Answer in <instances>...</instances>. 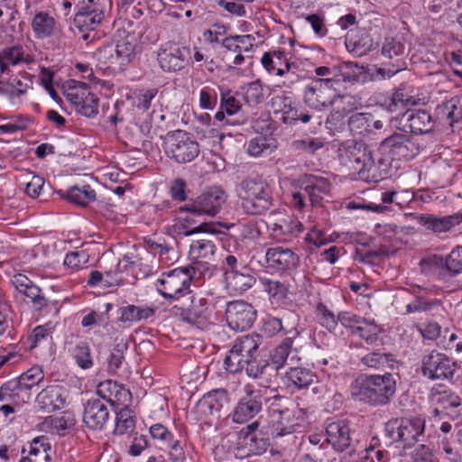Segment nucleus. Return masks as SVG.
I'll return each mask as SVG.
<instances>
[{
    "label": "nucleus",
    "mask_w": 462,
    "mask_h": 462,
    "mask_svg": "<svg viewBox=\"0 0 462 462\" xmlns=\"http://www.w3.org/2000/svg\"><path fill=\"white\" fill-rule=\"evenodd\" d=\"M262 342L263 337L258 334L236 338L224 359L225 369L231 374L239 373L245 369L249 377L261 378L269 367L266 360H258L259 346Z\"/></svg>",
    "instance_id": "obj_1"
},
{
    "label": "nucleus",
    "mask_w": 462,
    "mask_h": 462,
    "mask_svg": "<svg viewBox=\"0 0 462 462\" xmlns=\"http://www.w3.org/2000/svg\"><path fill=\"white\" fill-rule=\"evenodd\" d=\"M396 389V376L391 373L361 374L350 384L353 399L373 407L388 404L395 395Z\"/></svg>",
    "instance_id": "obj_2"
},
{
    "label": "nucleus",
    "mask_w": 462,
    "mask_h": 462,
    "mask_svg": "<svg viewBox=\"0 0 462 462\" xmlns=\"http://www.w3.org/2000/svg\"><path fill=\"white\" fill-rule=\"evenodd\" d=\"M332 79H312L307 85L303 92V99L310 108L321 111L330 106H335V115L345 116L350 113L355 107L352 106L353 97L341 95L339 88L333 86Z\"/></svg>",
    "instance_id": "obj_3"
},
{
    "label": "nucleus",
    "mask_w": 462,
    "mask_h": 462,
    "mask_svg": "<svg viewBox=\"0 0 462 462\" xmlns=\"http://www.w3.org/2000/svg\"><path fill=\"white\" fill-rule=\"evenodd\" d=\"M240 207L245 214L261 215L273 206L272 189L261 176L244 179L236 188Z\"/></svg>",
    "instance_id": "obj_4"
},
{
    "label": "nucleus",
    "mask_w": 462,
    "mask_h": 462,
    "mask_svg": "<svg viewBox=\"0 0 462 462\" xmlns=\"http://www.w3.org/2000/svg\"><path fill=\"white\" fill-rule=\"evenodd\" d=\"M420 151L418 138L406 132H394L384 138L379 145L377 154L378 170L387 171L393 160H410Z\"/></svg>",
    "instance_id": "obj_5"
},
{
    "label": "nucleus",
    "mask_w": 462,
    "mask_h": 462,
    "mask_svg": "<svg viewBox=\"0 0 462 462\" xmlns=\"http://www.w3.org/2000/svg\"><path fill=\"white\" fill-rule=\"evenodd\" d=\"M337 154L340 163L360 178H368L366 173L379 171L378 154L364 143H346L338 148Z\"/></svg>",
    "instance_id": "obj_6"
},
{
    "label": "nucleus",
    "mask_w": 462,
    "mask_h": 462,
    "mask_svg": "<svg viewBox=\"0 0 462 462\" xmlns=\"http://www.w3.org/2000/svg\"><path fill=\"white\" fill-rule=\"evenodd\" d=\"M425 419L422 417L393 418L385 423V434L393 442H400L403 448H411L422 440Z\"/></svg>",
    "instance_id": "obj_7"
},
{
    "label": "nucleus",
    "mask_w": 462,
    "mask_h": 462,
    "mask_svg": "<svg viewBox=\"0 0 462 462\" xmlns=\"http://www.w3.org/2000/svg\"><path fill=\"white\" fill-rule=\"evenodd\" d=\"M195 273L196 268L192 265L163 273L156 282V289L164 299L169 300L189 295V288Z\"/></svg>",
    "instance_id": "obj_8"
},
{
    "label": "nucleus",
    "mask_w": 462,
    "mask_h": 462,
    "mask_svg": "<svg viewBox=\"0 0 462 462\" xmlns=\"http://www.w3.org/2000/svg\"><path fill=\"white\" fill-rule=\"evenodd\" d=\"M110 5V0H82L78 4L74 25L84 33V40L88 38V32L95 31L102 24Z\"/></svg>",
    "instance_id": "obj_9"
},
{
    "label": "nucleus",
    "mask_w": 462,
    "mask_h": 462,
    "mask_svg": "<svg viewBox=\"0 0 462 462\" xmlns=\"http://www.w3.org/2000/svg\"><path fill=\"white\" fill-rule=\"evenodd\" d=\"M137 39L134 34L119 32L116 46H104L99 51V60H104L107 67L119 69L128 64L134 58Z\"/></svg>",
    "instance_id": "obj_10"
},
{
    "label": "nucleus",
    "mask_w": 462,
    "mask_h": 462,
    "mask_svg": "<svg viewBox=\"0 0 462 462\" xmlns=\"http://www.w3.org/2000/svg\"><path fill=\"white\" fill-rule=\"evenodd\" d=\"M199 143L190 134L178 130L170 133L165 139V152L178 163L192 162L199 154Z\"/></svg>",
    "instance_id": "obj_11"
},
{
    "label": "nucleus",
    "mask_w": 462,
    "mask_h": 462,
    "mask_svg": "<svg viewBox=\"0 0 462 462\" xmlns=\"http://www.w3.org/2000/svg\"><path fill=\"white\" fill-rule=\"evenodd\" d=\"M244 392V396L238 400L229 415L232 421L236 424L248 423L254 420L263 410V396L262 390L255 389L251 384H246Z\"/></svg>",
    "instance_id": "obj_12"
},
{
    "label": "nucleus",
    "mask_w": 462,
    "mask_h": 462,
    "mask_svg": "<svg viewBox=\"0 0 462 462\" xmlns=\"http://www.w3.org/2000/svg\"><path fill=\"white\" fill-rule=\"evenodd\" d=\"M225 192L213 187L199 195L196 199L189 200L184 206L180 207V212L191 213L196 216L215 217L226 202Z\"/></svg>",
    "instance_id": "obj_13"
},
{
    "label": "nucleus",
    "mask_w": 462,
    "mask_h": 462,
    "mask_svg": "<svg viewBox=\"0 0 462 462\" xmlns=\"http://www.w3.org/2000/svg\"><path fill=\"white\" fill-rule=\"evenodd\" d=\"M157 60L163 71H180L191 60L190 48L180 42H165L158 51Z\"/></svg>",
    "instance_id": "obj_14"
},
{
    "label": "nucleus",
    "mask_w": 462,
    "mask_h": 462,
    "mask_svg": "<svg viewBox=\"0 0 462 462\" xmlns=\"http://www.w3.org/2000/svg\"><path fill=\"white\" fill-rule=\"evenodd\" d=\"M8 73H0V97L13 106L23 104L29 89L32 88V79L26 73H18L7 77Z\"/></svg>",
    "instance_id": "obj_15"
},
{
    "label": "nucleus",
    "mask_w": 462,
    "mask_h": 462,
    "mask_svg": "<svg viewBox=\"0 0 462 462\" xmlns=\"http://www.w3.org/2000/svg\"><path fill=\"white\" fill-rule=\"evenodd\" d=\"M456 369V362L442 353L432 351L422 359V374L432 381L450 380Z\"/></svg>",
    "instance_id": "obj_16"
},
{
    "label": "nucleus",
    "mask_w": 462,
    "mask_h": 462,
    "mask_svg": "<svg viewBox=\"0 0 462 462\" xmlns=\"http://www.w3.org/2000/svg\"><path fill=\"white\" fill-rule=\"evenodd\" d=\"M226 319L231 329L244 331L253 326L256 319V310L246 301H229L226 308Z\"/></svg>",
    "instance_id": "obj_17"
},
{
    "label": "nucleus",
    "mask_w": 462,
    "mask_h": 462,
    "mask_svg": "<svg viewBox=\"0 0 462 462\" xmlns=\"http://www.w3.org/2000/svg\"><path fill=\"white\" fill-rule=\"evenodd\" d=\"M188 300L190 301V305L189 308H177L175 315H178L180 311V319L191 325L196 326L199 328H205L208 325L210 324V310H208V301L206 298L203 297H196L193 295H189Z\"/></svg>",
    "instance_id": "obj_18"
},
{
    "label": "nucleus",
    "mask_w": 462,
    "mask_h": 462,
    "mask_svg": "<svg viewBox=\"0 0 462 462\" xmlns=\"http://www.w3.org/2000/svg\"><path fill=\"white\" fill-rule=\"evenodd\" d=\"M399 128L409 134H427L433 130L434 120L424 109H408L397 117Z\"/></svg>",
    "instance_id": "obj_19"
},
{
    "label": "nucleus",
    "mask_w": 462,
    "mask_h": 462,
    "mask_svg": "<svg viewBox=\"0 0 462 462\" xmlns=\"http://www.w3.org/2000/svg\"><path fill=\"white\" fill-rule=\"evenodd\" d=\"M66 97L82 116L91 118L97 115L98 98L88 90L86 83L79 82Z\"/></svg>",
    "instance_id": "obj_20"
},
{
    "label": "nucleus",
    "mask_w": 462,
    "mask_h": 462,
    "mask_svg": "<svg viewBox=\"0 0 462 462\" xmlns=\"http://www.w3.org/2000/svg\"><path fill=\"white\" fill-rule=\"evenodd\" d=\"M267 267L273 272L286 273L295 270L300 264V257L291 248L281 245L269 247L265 252Z\"/></svg>",
    "instance_id": "obj_21"
},
{
    "label": "nucleus",
    "mask_w": 462,
    "mask_h": 462,
    "mask_svg": "<svg viewBox=\"0 0 462 462\" xmlns=\"http://www.w3.org/2000/svg\"><path fill=\"white\" fill-rule=\"evenodd\" d=\"M68 397L67 390L59 384L48 385L36 396L37 408L45 412H52L65 406Z\"/></svg>",
    "instance_id": "obj_22"
},
{
    "label": "nucleus",
    "mask_w": 462,
    "mask_h": 462,
    "mask_svg": "<svg viewBox=\"0 0 462 462\" xmlns=\"http://www.w3.org/2000/svg\"><path fill=\"white\" fill-rule=\"evenodd\" d=\"M109 411L99 399H90L84 404L83 423L92 430H101L107 423Z\"/></svg>",
    "instance_id": "obj_23"
},
{
    "label": "nucleus",
    "mask_w": 462,
    "mask_h": 462,
    "mask_svg": "<svg viewBox=\"0 0 462 462\" xmlns=\"http://www.w3.org/2000/svg\"><path fill=\"white\" fill-rule=\"evenodd\" d=\"M97 393L116 408L128 406L132 400V393L128 389L111 380L100 383Z\"/></svg>",
    "instance_id": "obj_24"
},
{
    "label": "nucleus",
    "mask_w": 462,
    "mask_h": 462,
    "mask_svg": "<svg viewBox=\"0 0 462 462\" xmlns=\"http://www.w3.org/2000/svg\"><path fill=\"white\" fill-rule=\"evenodd\" d=\"M326 441L338 452H343L348 448L352 443L348 423L343 420L328 423L326 428Z\"/></svg>",
    "instance_id": "obj_25"
},
{
    "label": "nucleus",
    "mask_w": 462,
    "mask_h": 462,
    "mask_svg": "<svg viewBox=\"0 0 462 462\" xmlns=\"http://www.w3.org/2000/svg\"><path fill=\"white\" fill-rule=\"evenodd\" d=\"M292 345L293 338L287 337L272 350L270 358L276 371L285 365L289 367L294 365L300 361L298 349Z\"/></svg>",
    "instance_id": "obj_26"
},
{
    "label": "nucleus",
    "mask_w": 462,
    "mask_h": 462,
    "mask_svg": "<svg viewBox=\"0 0 462 462\" xmlns=\"http://www.w3.org/2000/svg\"><path fill=\"white\" fill-rule=\"evenodd\" d=\"M431 263L439 268L438 278L445 280L446 276H456L462 273V246L453 249L445 258L433 256Z\"/></svg>",
    "instance_id": "obj_27"
},
{
    "label": "nucleus",
    "mask_w": 462,
    "mask_h": 462,
    "mask_svg": "<svg viewBox=\"0 0 462 462\" xmlns=\"http://www.w3.org/2000/svg\"><path fill=\"white\" fill-rule=\"evenodd\" d=\"M269 417V430L273 437H282L294 432L295 425L292 423L289 409L281 410L271 407Z\"/></svg>",
    "instance_id": "obj_28"
},
{
    "label": "nucleus",
    "mask_w": 462,
    "mask_h": 462,
    "mask_svg": "<svg viewBox=\"0 0 462 462\" xmlns=\"http://www.w3.org/2000/svg\"><path fill=\"white\" fill-rule=\"evenodd\" d=\"M317 380L316 374L309 368L291 365L283 375V382L288 387L302 390L310 387Z\"/></svg>",
    "instance_id": "obj_29"
},
{
    "label": "nucleus",
    "mask_w": 462,
    "mask_h": 462,
    "mask_svg": "<svg viewBox=\"0 0 462 462\" xmlns=\"http://www.w3.org/2000/svg\"><path fill=\"white\" fill-rule=\"evenodd\" d=\"M437 119L450 126L462 119V94L437 106L435 109Z\"/></svg>",
    "instance_id": "obj_30"
},
{
    "label": "nucleus",
    "mask_w": 462,
    "mask_h": 462,
    "mask_svg": "<svg viewBox=\"0 0 462 462\" xmlns=\"http://www.w3.org/2000/svg\"><path fill=\"white\" fill-rule=\"evenodd\" d=\"M461 219L457 215L437 217L433 215L425 214L418 217V223L435 233H442L448 232L456 225H458Z\"/></svg>",
    "instance_id": "obj_31"
},
{
    "label": "nucleus",
    "mask_w": 462,
    "mask_h": 462,
    "mask_svg": "<svg viewBox=\"0 0 462 462\" xmlns=\"http://www.w3.org/2000/svg\"><path fill=\"white\" fill-rule=\"evenodd\" d=\"M225 279L227 289L234 293H242L255 282V279L247 266L242 267V270L237 272L226 273Z\"/></svg>",
    "instance_id": "obj_32"
},
{
    "label": "nucleus",
    "mask_w": 462,
    "mask_h": 462,
    "mask_svg": "<svg viewBox=\"0 0 462 462\" xmlns=\"http://www.w3.org/2000/svg\"><path fill=\"white\" fill-rule=\"evenodd\" d=\"M272 107L275 114H280V119L286 125L296 124V116L300 108H298L292 98L285 95L276 96L271 100Z\"/></svg>",
    "instance_id": "obj_33"
},
{
    "label": "nucleus",
    "mask_w": 462,
    "mask_h": 462,
    "mask_svg": "<svg viewBox=\"0 0 462 462\" xmlns=\"http://www.w3.org/2000/svg\"><path fill=\"white\" fill-rule=\"evenodd\" d=\"M32 29L36 39H45L52 36L56 30V21L47 12H38L32 18Z\"/></svg>",
    "instance_id": "obj_34"
},
{
    "label": "nucleus",
    "mask_w": 462,
    "mask_h": 462,
    "mask_svg": "<svg viewBox=\"0 0 462 462\" xmlns=\"http://www.w3.org/2000/svg\"><path fill=\"white\" fill-rule=\"evenodd\" d=\"M261 63L269 74L280 77H282L283 71L282 67H283V65L290 68V60L286 57L285 51L282 49L264 52L261 58Z\"/></svg>",
    "instance_id": "obj_35"
},
{
    "label": "nucleus",
    "mask_w": 462,
    "mask_h": 462,
    "mask_svg": "<svg viewBox=\"0 0 462 462\" xmlns=\"http://www.w3.org/2000/svg\"><path fill=\"white\" fill-rule=\"evenodd\" d=\"M307 184H311L310 174L301 175L293 180L292 185L296 190L291 193V204L298 210H302L306 207V197L310 200L311 188H307Z\"/></svg>",
    "instance_id": "obj_36"
},
{
    "label": "nucleus",
    "mask_w": 462,
    "mask_h": 462,
    "mask_svg": "<svg viewBox=\"0 0 462 462\" xmlns=\"http://www.w3.org/2000/svg\"><path fill=\"white\" fill-rule=\"evenodd\" d=\"M58 193L61 198L79 206H87L96 199V192L89 186H73L68 190H59Z\"/></svg>",
    "instance_id": "obj_37"
},
{
    "label": "nucleus",
    "mask_w": 462,
    "mask_h": 462,
    "mask_svg": "<svg viewBox=\"0 0 462 462\" xmlns=\"http://www.w3.org/2000/svg\"><path fill=\"white\" fill-rule=\"evenodd\" d=\"M29 400L25 391L18 384L16 380L12 379L0 387V402L21 404Z\"/></svg>",
    "instance_id": "obj_38"
},
{
    "label": "nucleus",
    "mask_w": 462,
    "mask_h": 462,
    "mask_svg": "<svg viewBox=\"0 0 462 462\" xmlns=\"http://www.w3.org/2000/svg\"><path fill=\"white\" fill-rule=\"evenodd\" d=\"M26 58L23 46L16 45L4 48L0 51V73H9L10 66L25 62Z\"/></svg>",
    "instance_id": "obj_39"
},
{
    "label": "nucleus",
    "mask_w": 462,
    "mask_h": 462,
    "mask_svg": "<svg viewBox=\"0 0 462 462\" xmlns=\"http://www.w3.org/2000/svg\"><path fill=\"white\" fill-rule=\"evenodd\" d=\"M311 184H307V188L310 187V202L311 206L320 204L325 196L328 195L331 189L330 181L322 176L310 174Z\"/></svg>",
    "instance_id": "obj_40"
},
{
    "label": "nucleus",
    "mask_w": 462,
    "mask_h": 462,
    "mask_svg": "<svg viewBox=\"0 0 462 462\" xmlns=\"http://www.w3.org/2000/svg\"><path fill=\"white\" fill-rule=\"evenodd\" d=\"M216 251V245L213 241L208 239H200L192 242L189 246V256L197 263H208Z\"/></svg>",
    "instance_id": "obj_41"
},
{
    "label": "nucleus",
    "mask_w": 462,
    "mask_h": 462,
    "mask_svg": "<svg viewBox=\"0 0 462 462\" xmlns=\"http://www.w3.org/2000/svg\"><path fill=\"white\" fill-rule=\"evenodd\" d=\"M157 88L140 90L135 94L134 106L138 111H141L143 117L149 113L153 106H158L160 101L157 99Z\"/></svg>",
    "instance_id": "obj_42"
},
{
    "label": "nucleus",
    "mask_w": 462,
    "mask_h": 462,
    "mask_svg": "<svg viewBox=\"0 0 462 462\" xmlns=\"http://www.w3.org/2000/svg\"><path fill=\"white\" fill-rule=\"evenodd\" d=\"M361 363L369 368L377 370L385 368L393 369L396 364V360L391 354L371 352L361 358Z\"/></svg>",
    "instance_id": "obj_43"
},
{
    "label": "nucleus",
    "mask_w": 462,
    "mask_h": 462,
    "mask_svg": "<svg viewBox=\"0 0 462 462\" xmlns=\"http://www.w3.org/2000/svg\"><path fill=\"white\" fill-rule=\"evenodd\" d=\"M119 319L123 323H132L141 319H146L154 315V310L149 307L142 308L135 305H128L119 310Z\"/></svg>",
    "instance_id": "obj_44"
},
{
    "label": "nucleus",
    "mask_w": 462,
    "mask_h": 462,
    "mask_svg": "<svg viewBox=\"0 0 462 462\" xmlns=\"http://www.w3.org/2000/svg\"><path fill=\"white\" fill-rule=\"evenodd\" d=\"M135 429V419L128 406L121 407L116 414L115 434L124 435L134 431Z\"/></svg>",
    "instance_id": "obj_45"
},
{
    "label": "nucleus",
    "mask_w": 462,
    "mask_h": 462,
    "mask_svg": "<svg viewBox=\"0 0 462 462\" xmlns=\"http://www.w3.org/2000/svg\"><path fill=\"white\" fill-rule=\"evenodd\" d=\"M43 378L44 374L42 370L38 366H33L22 374L19 377L14 378V380H16L22 389L25 391L28 398L30 399L31 389L39 384Z\"/></svg>",
    "instance_id": "obj_46"
},
{
    "label": "nucleus",
    "mask_w": 462,
    "mask_h": 462,
    "mask_svg": "<svg viewBox=\"0 0 462 462\" xmlns=\"http://www.w3.org/2000/svg\"><path fill=\"white\" fill-rule=\"evenodd\" d=\"M372 115L356 113L349 117L348 126L355 134H368L371 133Z\"/></svg>",
    "instance_id": "obj_47"
},
{
    "label": "nucleus",
    "mask_w": 462,
    "mask_h": 462,
    "mask_svg": "<svg viewBox=\"0 0 462 462\" xmlns=\"http://www.w3.org/2000/svg\"><path fill=\"white\" fill-rule=\"evenodd\" d=\"M71 355L77 365L82 369H89L93 366L91 350L88 343L80 341L71 349Z\"/></svg>",
    "instance_id": "obj_48"
},
{
    "label": "nucleus",
    "mask_w": 462,
    "mask_h": 462,
    "mask_svg": "<svg viewBox=\"0 0 462 462\" xmlns=\"http://www.w3.org/2000/svg\"><path fill=\"white\" fill-rule=\"evenodd\" d=\"M264 291L269 294L270 298L276 302H280L287 298V286L278 280H271L267 278L261 279Z\"/></svg>",
    "instance_id": "obj_49"
},
{
    "label": "nucleus",
    "mask_w": 462,
    "mask_h": 462,
    "mask_svg": "<svg viewBox=\"0 0 462 462\" xmlns=\"http://www.w3.org/2000/svg\"><path fill=\"white\" fill-rule=\"evenodd\" d=\"M316 315L319 324L329 332H335L337 328V315L324 303L319 302L316 307Z\"/></svg>",
    "instance_id": "obj_50"
},
{
    "label": "nucleus",
    "mask_w": 462,
    "mask_h": 462,
    "mask_svg": "<svg viewBox=\"0 0 462 462\" xmlns=\"http://www.w3.org/2000/svg\"><path fill=\"white\" fill-rule=\"evenodd\" d=\"M11 284L14 287L18 294L28 298L39 288L32 280L22 273L14 274L11 280Z\"/></svg>",
    "instance_id": "obj_51"
},
{
    "label": "nucleus",
    "mask_w": 462,
    "mask_h": 462,
    "mask_svg": "<svg viewBox=\"0 0 462 462\" xmlns=\"http://www.w3.org/2000/svg\"><path fill=\"white\" fill-rule=\"evenodd\" d=\"M273 146L265 136L258 135L247 143V152L254 157H259L273 151Z\"/></svg>",
    "instance_id": "obj_52"
},
{
    "label": "nucleus",
    "mask_w": 462,
    "mask_h": 462,
    "mask_svg": "<svg viewBox=\"0 0 462 462\" xmlns=\"http://www.w3.org/2000/svg\"><path fill=\"white\" fill-rule=\"evenodd\" d=\"M188 214L189 215L186 216L185 217H180L178 220V223L175 225V227L178 230H180V231L182 230V233L185 236H190V235H193L196 233L208 231V229H207L208 225L206 223H201L198 226L190 228V226L192 225L197 223V220H196L197 216L192 215L191 213H188Z\"/></svg>",
    "instance_id": "obj_53"
},
{
    "label": "nucleus",
    "mask_w": 462,
    "mask_h": 462,
    "mask_svg": "<svg viewBox=\"0 0 462 462\" xmlns=\"http://www.w3.org/2000/svg\"><path fill=\"white\" fill-rule=\"evenodd\" d=\"M244 99L251 106H254L263 101V89L260 80L250 82L245 86Z\"/></svg>",
    "instance_id": "obj_54"
},
{
    "label": "nucleus",
    "mask_w": 462,
    "mask_h": 462,
    "mask_svg": "<svg viewBox=\"0 0 462 462\" xmlns=\"http://www.w3.org/2000/svg\"><path fill=\"white\" fill-rule=\"evenodd\" d=\"M205 395L212 401L213 406L219 413L223 409H226L231 402L230 394L225 388L213 389Z\"/></svg>",
    "instance_id": "obj_55"
},
{
    "label": "nucleus",
    "mask_w": 462,
    "mask_h": 462,
    "mask_svg": "<svg viewBox=\"0 0 462 462\" xmlns=\"http://www.w3.org/2000/svg\"><path fill=\"white\" fill-rule=\"evenodd\" d=\"M211 402L212 401L208 399L205 394L197 402L193 408V411L197 415L198 420H203L209 416L220 417V413L215 406H213Z\"/></svg>",
    "instance_id": "obj_56"
},
{
    "label": "nucleus",
    "mask_w": 462,
    "mask_h": 462,
    "mask_svg": "<svg viewBox=\"0 0 462 462\" xmlns=\"http://www.w3.org/2000/svg\"><path fill=\"white\" fill-rule=\"evenodd\" d=\"M28 453L40 454L45 458H51V444L46 436H39L34 438L29 443Z\"/></svg>",
    "instance_id": "obj_57"
},
{
    "label": "nucleus",
    "mask_w": 462,
    "mask_h": 462,
    "mask_svg": "<svg viewBox=\"0 0 462 462\" xmlns=\"http://www.w3.org/2000/svg\"><path fill=\"white\" fill-rule=\"evenodd\" d=\"M89 259V255L86 251H73L66 254L64 265L68 268L77 271L84 267Z\"/></svg>",
    "instance_id": "obj_58"
},
{
    "label": "nucleus",
    "mask_w": 462,
    "mask_h": 462,
    "mask_svg": "<svg viewBox=\"0 0 462 462\" xmlns=\"http://www.w3.org/2000/svg\"><path fill=\"white\" fill-rule=\"evenodd\" d=\"M254 0H218L217 4L225 11L233 15L243 17L246 15L245 4H250Z\"/></svg>",
    "instance_id": "obj_59"
},
{
    "label": "nucleus",
    "mask_w": 462,
    "mask_h": 462,
    "mask_svg": "<svg viewBox=\"0 0 462 462\" xmlns=\"http://www.w3.org/2000/svg\"><path fill=\"white\" fill-rule=\"evenodd\" d=\"M439 304L437 300H426L422 297H416L406 305V313L427 312Z\"/></svg>",
    "instance_id": "obj_60"
},
{
    "label": "nucleus",
    "mask_w": 462,
    "mask_h": 462,
    "mask_svg": "<svg viewBox=\"0 0 462 462\" xmlns=\"http://www.w3.org/2000/svg\"><path fill=\"white\" fill-rule=\"evenodd\" d=\"M317 76L320 77L317 79H332L335 80L333 86L339 88L341 81L346 80V77L338 72L336 67L320 66L315 69Z\"/></svg>",
    "instance_id": "obj_61"
},
{
    "label": "nucleus",
    "mask_w": 462,
    "mask_h": 462,
    "mask_svg": "<svg viewBox=\"0 0 462 462\" xmlns=\"http://www.w3.org/2000/svg\"><path fill=\"white\" fill-rule=\"evenodd\" d=\"M217 103V94L215 88L204 87L199 92V106L202 109L212 110Z\"/></svg>",
    "instance_id": "obj_62"
},
{
    "label": "nucleus",
    "mask_w": 462,
    "mask_h": 462,
    "mask_svg": "<svg viewBox=\"0 0 462 462\" xmlns=\"http://www.w3.org/2000/svg\"><path fill=\"white\" fill-rule=\"evenodd\" d=\"M149 432L153 440L159 441L164 447L173 439V434L162 423L152 424Z\"/></svg>",
    "instance_id": "obj_63"
},
{
    "label": "nucleus",
    "mask_w": 462,
    "mask_h": 462,
    "mask_svg": "<svg viewBox=\"0 0 462 462\" xmlns=\"http://www.w3.org/2000/svg\"><path fill=\"white\" fill-rule=\"evenodd\" d=\"M413 462H434L435 457L432 449L424 444L417 446L411 453Z\"/></svg>",
    "instance_id": "obj_64"
}]
</instances>
